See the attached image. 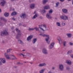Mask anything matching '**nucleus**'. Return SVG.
<instances>
[{"instance_id": "nucleus-1", "label": "nucleus", "mask_w": 73, "mask_h": 73, "mask_svg": "<svg viewBox=\"0 0 73 73\" xmlns=\"http://www.w3.org/2000/svg\"><path fill=\"white\" fill-rule=\"evenodd\" d=\"M4 56L7 59H10V58H11V57H13L14 58H12V60H17V59L13 55H9L6 53L4 54Z\"/></svg>"}, {"instance_id": "nucleus-2", "label": "nucleus", "mask_w": 73, "mask_h": 73, "mask_svg": "<svg viewBox=\"0 0 73 73\" xmlns=\"http://www.w3.org/2000/svg\"><path fill=\"white\" fill-rule=\"evenodd\" d=\"M15 30L17 32H18V33L17 34V35L16 36V38L17 39H19L20 37L21 36V35H22V34L21 33V31L20 30H19V29L16 28Z\"/></svg>"}, {"instance_id": "nucleus-3", "label": "nucleus", "mask_w": 73, "mask_h": 73, "mask_svg": "<svg viewBox=\"0 0 73 73\" xmlns=\"http://www.w3.org/2000/svg\"><path fill=\"white\" fill-rule=\"evenodd\" d=\"M8 32L7 31L5 30L1 31V35L3 36L4 35H8Z\"/></svg>"}, {"instance_id": "nucleus-4", "label": "nucleus", "mask_w": 73, "mask_h": 73, "mask_svg": "<svg viewBox=\"0 0 73 73\" xmlns=\"http://www.w3.org/2000/svg\"><path fill=\"white\" fill-rule=\"evenodd\" d=\"M61 19L64 20H68V17L65 15H62L60 16Z\"/></svg>"}, {"instance_id": "nucleus-5", "label": "nucleus", "mask_w": 73, "mask_h": 73, "mask_svg": "<svg viewBox=\"0 0 73 73\" xmlns=\"http://www.w3.org/2000/svg\"><path fill=\"white\" fill-rule=\"evenodd\" d=\"M64 67L62 64H60L59 65V69L60 71H64Z\"/></svg>"}, {"instance_id": "nucleus-6", "label": "nucleus", "mask_w": 73, "mask_h": 73, "mask_svg": "<svg viewBox=\"0 0 73 73\" xmlns=\"http://www.w3.org/2000/svg\"><path fill=\"white\" fill-rule=\"evenodd\" d=\"M42 52L44 54H48V50L46 48H44L42 50Z\"/></svg>"}, {"instance_id": "nucleus-7", "label": "nucleus", "mask_w": 73, "mask_h": 73, "mask_svg": "<svg viewBox=\"0 0 73 73\" xmlns=\"http://www.w3.org/2000/svg\"><path fill=\"white\" fill-rule=\"evenodd\" d=\"M20 16L22 19H25L26 18V14L25 13H22L20 15Z\"/></svg>"}, {"instance_id": "nucleus-8", "label": "nucleus", "mask_w": 73, "mask_h": 73, "mask_svg": "<svg viewBox=\"0 0 73 73\" xmlns=\"http://www.w3.org/2000/svg\"><path fill=\"white\" fill-rule=\"evenodd\" d=\"M54 42H52L49 46V49H52L54 46Z\"/></svg>"}, {"instance_id": "nucleus-9", "label": "nucleus", "mask_w": 73, "mask_h": 73, "mask_svg": "<svg viewBox=\"0 0 73 73\" xmlns=\"http://www.w3.org/2000/svg\"><path fill=\"white\" fill-rule=\"evenodd\" d=\"M5 3H6L5 1L2 0V2L1 3V5L2 7H4V5L5 4Z\"/></svg>"}, {"instance_id": "nucleus-10", "label": "nucleus", "mask_w": 73, "mask_h": 73, "mask_svg": "<svg viewBox=\"0 0 73 73\" xmlns=\"http://www.w3.org/2000/svg\"><path fill=\"white\" fill-rule=\"evenodd\" d=\"M46 17L48 19H52V17L50 16V15L49 14L47 13L46 14Z\"/></svg>"}, {"instance_id": "nucleus-11", "label": "nucleus", "mask_w": 73, "mask_h": 73, "mask_svg": "<svg viewBox=\"0 0 73 73\" xmlns=\"http://www.w3.org/2000/svg\"><path fill=\"white\" fill-rule=\"evenodd\" d=\"M32 38H33V36L32 35L29 36L27 38V41H29V40H31Z\"/></svg>"}, {"instance_id": "nucleus-12", "label": "nucleus", "mask_w": 73, "mask_h": 73, "mask_svg": "<svg viewBox=\"0 0 73 73\" xmlns=\"http://www.w3.org/2000/svg\"><path fill=\"white\" fill-rule=\"evenodd\" d=\"M35 3H32L31 4L30 7L31 9H34L35 7Z\"/></svg>"}, {"instance_id": "nucleus-13", "label": "nucleus", "mask_w": 73, "mask_h": 73, "mask_svg": "<svg viewBox=\"0 0 73 73\" xmlns=\"http://www.w3.org/2000/svg\"><path fill=\"white\" fill-rule=\"evenodd\" d=\"M44 37H46L47 38L45 39L46 41H49V35L45 34Z\"/></svg>"}, {"instance_id": "nucleus-14", "label": "nucleus", "mask_w": 73, "mask_h": 73, "mask_svg": "<svg viewBox=\"0 0 73 73\" xmlns=\"http://www.w3.org/2000/svg\"><path fill=\"white\" fill-rule=\"evenodd\" d=\"M0 60L1 61V62L3 63V64H5L6 63V61L5 59L4 58H1L0 59Z\"/></svg>"}, {"instance_id": "nucleus-15", "label": "nucleus", "mask_w": 73, "mask_h": 73, "mask_svg": "<svg viewBox=\"0 0 73 73\" xmlns=\"http://www.w3.org/2000/svg\"><path fill=\"white\" fill-rule=\"evenodd\" d=\"M46 65V64L45 63H43L39 64L38 66L40 67H42V66H45Z\"/></svg>"}, {"instance_id": "nucleus-16", "label": "nucleus", "mask_w": 73, "mask_h": 73, "mask_svg": "<svg viewBox=\"0 0 73 73\" xmlns=\"http://www.w3.org/2000/svg\"><path fill=\"white\" fill-rule=\"evenodd\" d=\"M66 35L68 36V37L70 38L72 37V34L70 33H67L66 34Z\"/></svg>"}, {"instance_id": "nucleus-17", "label": "nucleus", "mask_w": 73, "mask_h": 73, "mask_svg": "<svg viewBox=\"0 0 73 73\" xmlns=\"http://www.w3.org/2000/svg\"><path fill=\"white\" fill-rule=\"evenodd\" d=\"M9 13H8L6 12L4 13V16H5V17H8V16H9Z\"/></svg>"}, {"instance_id": "nucleus-18", "label": "nucleus", "mask_w": 73, "mask_h": 73, "mask_svg": "<svg viewBox=\"0 0 73 73\" xmlns=\"http://www.w3.org/2000/svg\"><path fill=\"white\" fill-rule=\"evenodd\" d=\"M62 11L63 12V13H66L68 12V10L65 9H62Z\"/></svg>"}, {"instance_id": "nucleus-19", "label": "nucleus", "mask_w": 73, "mask_h": 73, "mask_svg": "<svg viewBox=\"0 0 73 73\" xmlns=\"http://www.w3.org/2000/svg\"><path fill=\"white\" fill-rule=\"evenodd\" d=\"M57 40L59 41V42L60 44H61L62 43V40H61V39L60 37H59V38H58Z\"/></svg>"}, {"instance_id": "nucleus-20", "label": "nucleus", "mask_w": 73, "mask_h": 73, "mask_svg": "<svg viewBox=\"0 0 73 73\" xmlns=\"http://www.w3.org/2000/svg\"><path fill=\"white\" fill-rule=\"evenodd\" d=\"M66 63L67 64L69 65H70L72 64V63L71 62V61L70 60H67L66 61Z\"/></svg>"}, {"instance_id": "nucleus-21", "label": "nucleus", "mask_w": 73, "mask_h": 73, "mask_svg": "<svg viewBox=\"0 0 73 73\" xmlns=\"http://www.w3.org/2000/svg\"><path fill=\"white\" fill-rule=\"evenodd\" d=\"M37 17V14L35 13V15L34 16L32 19L33 20H34V19H36Z\"/></svg>"}, {"instance_id": "nucleus-22", "label": "nucleus", "mask_w": 73, "mask_h": 73, "mask_svg": "<svg viewBox=\"0 0 73 73\" xmlns=\"http://www.w3.org/2000/svg\"><path fill=\"white\" fill-rule=\"evenodd\" d=\"M18 41L19 42V43L20 44H22V45L24 44V42H23V41L21 40H18Z\"/></svg>"}, {"instance_id": "nucleus-23", "label": "nucleus", "mask_w": 73, "mask_h": 73, "mask_svg": "<svg viewBox=\"0 0 73 73\" xmlns=\"http://www.w3.org/2000/svg\"><path fill=\"white\" fill-rule=\"evenodd\" d=\"M37 41V38H34L33 40V43L35 44L36 42Z\"/></svg>"}, {"instance_id": "nucleus-24", "label": "nucleus", "mask_w": 73, "mask_h": 73, "mask_svg": "<svg viewBox=\"0 0 73 73\" xmlns=\"http://www.w3.org/2000/svg\"><path fill=\"white\" fill-rule=\"evenodd\" d=\"M45 70V69L44 68L42 69V70H40L39 71V73H43L44 71Z\"/></svg>"}, {"instance_id": "nucleus-25", "label": "nucleus", "mask_w": 73, "mask_h": 73, "mask_svg": "<svg viewBox=\"0 0 73 73\" xmlns=\"http://www.w3.org/2000/svg\"><path fill=\"white\" fill-rule=\"evenodd\" d=\"M1 20H3V21L5 23L7 22V20L4 18H1Z\"/></svg>"}, {"instance_id": "nucleus-26", "label": "nucleus", "mask_w": 73, "mask_h": 73, "mask_svg": "<svg viewBox=\"0 0 73 73\" xmlns=\"http://www.w3.org/2000/svg\"><path fill=\"white\" fill-rule=\"evenodd\" d=\"M12 50V49L11 48L8 49L7 50L6 52H7V53H9V52H11Z\"/></svg>"}, {"instance_id": "nucleus-27", "label": "nucleus", "mask_w": 73, "mask_h": 73, "mask_svg": "<svg viewBox=\"0 0 73 73\" xmlns=\"http://www.w3.org/2000/svg\"><path fill=\"white\" fill-rule=\"evenodd\" d=\"M48 1V0H43V4H45Z\"/></svg>"}, {"instance_id": "nucleus-28", "label": "nucleus", "mask_w": 73, "mask_h": 73, "mask_svg": "<svg viewBox=\"0 0 73 73\" xmlns=\"http://www.w3.org/2000/svg\"><path fill=\"white\" fill-rule=\"evenodd\" d=\"M16 13H16V12L14 11L11 14V15L13 16L15 15H16Z\"/></svg>"}, {"instance_id": "nucleus-29", "label": "nucleus", "mask_w": 73, "mask_h": 73, "mask_svg": "<svg viewBox=\"0 0 73 73\" xmlns=\"http://www.w3.org/2000/svg\"><path fill=\"white\" fill-rule=\"evenodd\" d=\"M49 6H46L44 7V9H49Z\"/></svg>"}, {"instance_id": "nucleus-30", "label": "nucleus", "mask_w": 73, "mask_h": 73, "mask_svg": "<svg viewBox=\"0 0 73 73\" xmlns=\"http://www.w3.org/2000/svg\"><path fill=\"white\" fill-rule=\"evenodd\" d=\"M56 25L58 27H61V24L60 22H57L56 23Z\"/></svg>"}, {"instance_id": "nucleus-31", "label": "nucleus", "mask_w": 73, "mask_h": 73, "mask_svg": "<svg viewBox=\"0 0 73 73\" xmlns=\"http://www.w3.org/2000/svg\"><path fill=\"white\" fill-rule=\"evenodd\" d=\"M0 26L1 27H3L4 26V24L3 22L0 21Z\"/></svg>"}, {"instance_id": "nucleus-32", "label": "nucleus", "mask_w": 73, "mask_h": 73, "mask_svg": "<svg viewBox=\"0 0 73 73\" xmlns=\"http://www.w3.org/2000/svg\"><path fill=\"white\" fill-rule=\"evenodd\" d=\"M34 30L35 29L33 28H29L28 29V30L29 31H34Z\"/></svg>"}, {"instance_id": "nucleus-33", "label": "nucleus", "mask_w": 73, "mask_h": 73, "mask_svg": "<svg viewBox=\"0 0 73 73\" xmlns=\"http://www.w3.org/2000/svg\"><path fill=\"white\" fill-rule=\"evenodd\" d=\"M56 6L55 7H58V5L60 4V3L59 2H57L56 3Z\"/></svg>"}, {"instance_id": "nucleus-34", "label": "nucleus", "mask_w": 73, "mask_h": 73, "mask_svg": "<svg viewBox=\"0 0 73 73\" xmlns=\"http://www.w3.org/2000/svg\"><path fill=\"white\" fill-rule=\"evenodd\" d=\"M39 28H37V27H35L34 29H35L36 31H39Z\"/></svg>"}, {"instance_id": "nucleus-35", "label": "nucleus", "mask_w": 73, "mask_h": 73, "mask_svg": "<svg viewBox=\"0 0 73 73\" xmlns=\"http://www.w3.org/2000/svg\"><path fill=\"white\" fill-rule=\"evenodd\" d=\"M66 41L63 42V46H66Z\"/></svg>"}, {"instance_id": "nucleus-36", "label": "nucleus", "mask_w": 73, "mask_h": 73, "mask_svg": "<svg viewBox=\"0 0 73 73\" xmlns=\"http://www.w3.org/2000/svg\"><path fill=\"white\" fill-rule=\"evenodd\" d=\"M52 12H53V11H52V10L51 9L50 10L49 12V13L48 14H51V13H52Z\"/></svg>"}, {"instance_id": "nucleus-37", "label": "nucleus", "mask_w": 73, "mask_h": 73, "mask_svg": "<svg viewBox=\"0 0 73 73\" xmlns=\"http://www.w3.org/2000/svg\"><path fill=\"white\" fill-rule=\"evenodd\" d=\"M45 34H39L40 36H42V37H45Z\"/></svg>"}, {"instance_id": "nucleus-38", "label": "nucleus", "mask_w": 73, "mask_h": 73, "mask_svg": "<svg viewBox=\"0 0 73 73\" xmlns=\"http://www.w3.org/2000/svg\"><path fill=\"white\" fill-rule=\"evenodd\" d=\"M42 26L43 27H44L45 28V29H46V25H42Z\"/></svg>"}, {"instance_id": "nucleus-39", "label": "nucleus", "mask_w": 73, "mask_h": 73, "mask_svg": "<svg viewBox=\"0 0 73 73\" xmlns=\"http://www.w3.org/2000/svg\"><path fill=\"white\" fill-rule=\"evenodd\" d=\"M72 52V50H70L68 51L67 53V54H70V53H71Z\"/></svg>"}, {"instance_id": "nucleus-40", "label": "nucleus", "mask_w": 73, "mask_h": 73, "mask_svg": "<svg viewBox=\"0 0 73 73\" xmlns=\"http://www.w3.org/2000/svg\"><path fill=\"white\" fill-rule=\"evenodd\" d=\"M62 26H63V27H64L65 25V23H62L61 24Z\"/></svg>"}, {"instance_id": "nucleus-41", "label": "nucleus", "mask_w": 73, "mask_h": 73, "mask_svg": "<svg viewBox=\"0 0 73 73\" xmlns=\"http://www.w3.org/2000/svg\"><path fill=\"white\" fill-rule=\"evenodd\" d=\"M19 56H23V57H24L25 56V55L23 54L22 53H21L19 54Z\"/></svg>"}, {"instance_id": "nucleus-42", "label": "nucleus", "mask_w": 73, "mask_h": 73, "mask_svg": "<svg viewBox=\"0 0 73 73\" xmlns=\"http://www.w3.org/2000/svg\"><path fill=\"white\" fill-rule=\"evenodd\" d=\"M17 64L18 65H19L20 64L21 65H23V63H21L20 62H17Z\"/></svg>"}, {"instance_id": "nucleus-43", "label": "nucleus", "mask_w": 73, "mask_h": 73, "mask_svg": "<svg viewBox=\"0 0 73 73\" xmlns=\"http://www.w3.org/2000/svg\"><path fill=\"white\" fill-rule=\"evenodd\" d=\"M66 69L67 70H70V68H69V67H67L66 68Z\"/></svg>"}, {"instance_id": "nucleus-44", "label": "nucleus", "mask_w": 73, "mask_h": 73, "mask_svg": "<svg viewBox=\"0 0 73 73\" xmlns=\"http://www.w3.org/2000/svg\"><path fill=\"white\" fill-rule=\"evenodd\" d=\"M39 28H40V29L41 30H42L43 31H45V30H44L43 29L41 28V27H39Z\"/></svg>"}, {"instance_id": "nucleus-45", "label": "nucleus", "mask_w": 73, "mask_h": 73, "mask_svg": "<svg viewBox=\"0 0 73 73\" xmlns=\"http://www.w3.org/2000/svg\"><path fill=\"white\" fill-rule=\"evenodd\" d=\"M46 41L48 44H50V41H48V40Z\"/></svg>"}, {"instance_id": "nucleus-46", "label": "nucleus", "mask_w": 73, "mask_h": 73, "mask_svg": "<svg viewBox=\"0 0 73 73\" xmlns=\"http://www.w3.org/2000/svg\"><path fill=\"white\" fill-rule=\"evenodd\" d=\"M69 44H70V45H73V43H72L71 42H70L69 43Z\"/></svg>"}, {"instance_id": "nucleus-47", "label": "nucleus", "mask_w": 73, "mask_h": 73, "mask_svg": "<svg viewBox=\"0 0 73 73\" xmlns=\"http://www.w3.org/2000/svg\"><path fill=\"white\" fill-rule=\"evenodd\" d=\"M42 11L43 13H45V9H43Z\"/></svg>"}, {"instance_id": "nucleus-48", "label": "nucleus", "mask_w": 73, "mask_h": 73, "mask_svg": "<svg viewBox=\"0 0 73 73\" xmlns=\"http://www.w3.org/2000/svg\"><path fill=\"white\" fill-rule=\"evenodd\" d=\"M2 43H3V44H4L5 43V41H4V40H3L2 41Z\"/></svg>"}, {"instance_id": "nucleus-49", "label": "nucleus", "mask_w": 73, "mask_h": 73, "mask_svg": "<svg viewBox=\"0 0 73 73\" xmlns=\"http://www.w3.org/2000/svg\"><path fill=\"white\" fill-rule=\"evenodd\" d=\"M27 56H30V54L29 53H27Z\"/></svg>"}, {"instance_id": "nucleus-50", "label": "nucleus", "mask_w": 73, "mask_h": 73, "mask_svg": "<svg viewBox=\"0 0 73 73\" xmlns=\"http://www.w3.org/2000/svg\"><path fill=\"white\" fill-rule=\"evenodd\" d=\"M52 70H54V69H55V68L54 67H52Z\"/></svg>"}, {"instance_id": "nucleus-51", "label": "nucleus", "mask_w": 73, "mask_h": 73, "mask_svg": "<svg viewBox=\"0 0 73 73\" xmlns=\"http://www.w3.org/2000/svg\"><path fill=\"white\" fill-rule=\"evenodd\" d=\"M40 19H42L43 17H42L40 16Z\"/></svg>"}, {"instance_id": "nucleus-52", "label": "nucleus", "mask_w": 73, "mask_h": 73, "mask_svg": "<svg viewBox=\"0 0 73 73\" xmlns=\"http://www.w3.org/2000/svg\"><path fill=\"white\" fill-rule=\"evenodd\" d=\"M23 26L24 27H26V25L25 24L23 25Z\"/></svg>"}, {"instance_id": "nucleus-53", "label": "nucleus", "mask_w": 73, "mask_h": 73, "mask_svg": "<svg viewBox=\"0 0 73 73\" xmlns=\"http://www.w3.org/2000/svg\"><path fill=\"white\" fill-rule=\"evenodd\" d=\"M60 1H61V2H63V1H64V0H60Z\"/></svg>"}, {"instance_id": "nucleus-54", "label": "nucleus", "mask_w": 73, "mask_h": 73, "mask_svg": "<svg viewBox=\"0 0 73 73\" xmlns=\"http://www.w3.org/2000/svg\"><path fill=\"white\" fill-rule=\"evenodd\" d=\"M29 3H32V1L31 0H29Z\"/></svg>"}, {"instance_id": "nucleus-55", "label": "nucleus", "mask_w": 73, "mask_h": 73, "mask_svg": "<svg viewBox=\"0 0 73 73\" xmlns=\"http://www.w3.org/2000/svg\"><path fill=\"white\" fill-rule=\"evenodd\" d=\"M14 67L15 68H17V66H14Z\"/></svg>"}, {"instance_id": "nucleus-56", "label": "nucleus", "mask_w": 73, "mask_h": 73, "mask_svg": "<svg viewBox=\"0 0 73 73\" xmlns=\"http://www.w3.org/2000/svg\"><path fill=\"white\" fill-rule=\"evenodd\" d=\"M21 25H22V24H21V23H19V26H21Z\"/></svg>"}, {"instance_id": "nucleus-57", "label": "nucleus", "mask_w": 73, "mask_h": 73, "mask_svg": "<svg viewBox=\"0 0 73 73\" xmlns=\"http://www.w3.org/2000/svg\"><path fill=\"white\" fill-rule=\"evenodd\" d=\"M2 65V64H1V62L0 61V65Z\"/></svg>"}, {"instance_id": "nucleus-58", "label": "nucleus", "mask_w": 73, "mask_h": 73, "mask_svg": "<svg viewBox=\"0 0 73 73\" xmlns=\"http://www.w3.org/2000/svg\"><path fill=\"white\" fill-rule=\"evenodd\" d=\"M14 29V27H12V28H11V29L13 30V29Z\"/></svg>"}, {"instance_id": "nucleus-59", "label": "nucleus", "mask_w": 73, "mask_h": 73, "mask_svg": "<svg viewBox=\"0 0 73 73\" xmlns=\"http://www.w3.org/2000/svg\"><path fill=\"white\" fill-rule=\"evenodd\" d=\"M12 19H13V20H15V18H13H13H12Z\"/></svg>"}, {"instance_id": "nucleus-60", "label": "nucleus", "mask_w": 73, "mask_h": 73, "mask_svg": "<svg viewBox=\"0 0 73 73\" xmlns=\"http://www.w3.org/2000/svg\"><path fill=\"white\" fill-rule=\"evenodd\" d=\"M14 0H11V1H12V2Z\"/></svg>"}, {"instance_id": "nucleus-61", "label": "nucleus", "mask_w": 73, "mask_h": 73, "mask_svg": "<svg viewBox=\"0 0 73 73\" xmlns=\"http://www.w3.org/2000/svg\"><path fill=\"white\" fill-rule=\"evenodd\" d=\"M22 51L23 52H25V50H24V49L23 50H22Z\"/></svg>"}, {"instance_id": "nucleus-62", "label": "nucleus", "mask_w": 73, "mask_h": 73, "mask_svg": "<svg viewBox=\"0 0 73 73\" xmlns=\"http://www.w3.org/2000/svg\"><path fill=\"white\" fill-rule=\"evenodd\" d=\"M33 61H36V59H35V58H34L33 59Z\"/></svg>"}, {"instance_id": "nucleus-63", "label": "nucleus", "mask_w": 73, "mask_h": 73, "mask_svg": "<svg viewBox=\"0 0 73 73\" xmlns=\"http://www.w3.org/2000/svg\"><path fill=\"white\" fill-rule=\"evenodd\" d=\"M48 73H52V72H51V71H49L48 72Z\"/></svg>"}, {"instance_id": "nucleus-64", "label": "nucleus", "mask_w": 73, "mask_h": 73, "mask_svg": "<svg viewBox=\"0 0 73 73\" xmlns=\"http://www.w3.org/2000/svg\"><path fill=\"white\" fill-rule=\"evenodd\" d=\"M72 4L73 5V0H72Z\"/></svg>"}]
</instances>
